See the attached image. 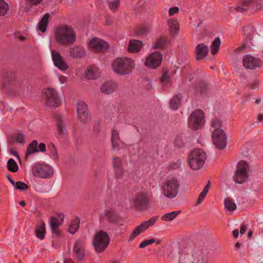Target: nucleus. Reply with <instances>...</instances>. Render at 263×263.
<instances>
[{
    "instance_id": "39448f33",
    "label": "nucleus",
    "mask_w": 263,
    "mask_h": 263,
    "mask_svg": "<svg viewBox=\"0 0 263 263\" xmlns=\"http://www.w3.org/2000/svg\"><path fill=\"white\" fill-rule=\"evenodd\" d=\"M180 184L178 179L175 178L166 179L162 186V193L165 197L173 199L176 197L178 193Z\"/></svg>"
},
{
    "instance_id": "f8f14e48",
    "label": "nucleus",
    "mask_w": 263,
    "mask_h": 263,
    "mask_svg": "<svg viewBox=\"0 0 263 263\" xmlns=\"http://www.w3.org/2000/svg\"><path fill=\"white\" fill-rule=\"evenodd\" d=\"M32 173L34 176L43 178H49L52 175L50 167L40 164H35L33 166Z\"/></svg>"
},
{
    "instance_id": "a18cd8bd",
    "label": "nucleus",
    "mask_w": 263,
    "mask_h": 263,
    "mask_svg": "<svg viewBox=\"0 0 263 263\" xmlns=\"http://www.w3.org/2000/svg\"><path fill=\"white\" fill-rule=\"evenodd\" d=\"M14 77V72L11 70H7L3 74V78L5 81H10L12 80Z\"/></svg>"
},
{
    "instance_id": "6e6552de",
    "label": "nucleus",
    "mask_w": 263,
    "mask_h": 263,
    "mask_svg": "<svg viewBox=\"0 0 263 263\" xmlns=\"http://www.w3.org/2000/svg\"><path fill=\"white\" fill-rule=\"evenodd\" d=\"M249 164L241 160L237 164V169L234 175V180L236 183L241 184L245 182L248 178Z\"/></svg>"
},
{
    "instance_id": "412c9836",
    "label": "nucleus",
    "mask_w": 263,
    "mask_h": 263,
    "mask_svg": "<svg viewBox=\"0 0 263 263\" xmlns=\"http://www.w3.org/2000/svg\"><path fill=\"white\" fill-rule=\"evenodd\" d=\"M51 57L55 66L62 71H65L68 69V66L58 52L52 51Z\"/></svg>"
},
{
    "instance_id": "7ed1b4c3",
    "label": "nucleus",
    "mask_w": 263,
    "mask_h": 263,
    "mask_svg": "<svg viewBox=\"0 0 263 263\" xmlns=\"http://www.w3.org/2000/svg\"><path fill=\"white\" fill-rule=\"evenodd\" d=\"M135 66L133 60L127 58H117L112 63L114 71L120 75L129 74Z\"/></svg>"
},
{
    "instance_id": "72a5a7b5",
    "label": "nucleus",
    "mask_w": 263,
    "mask_h": 263,
    "mask_svg": "<svg viewBox=\"0 0 263 263\" xmlns=\"http://www.w3.org/2000/svg\"><path fill=\"white\" fill-rule=\"evenodd\" d=\"M98 76L94 66L89 67L85 72L86 77L89 79H96Z\"/></svg>"
},
{
    "instance_id": "bb28decb",
    "label": "nucleus",
    "mask_w": 263,
    "mask_h": 263,
    "mask_svg": "<svg viewBox=\"0 0 263 263\" xmlns=\"http://www.w3.org/2000/svg\"><path fill=\"white\" fill-rule=\"evenodd\" d=\"M208 92L206 84L204 82H200L195 87V94L197 96H203Z\"/></svg>"
},
{
    "instance_id": "c9c22d12",
    "label": "nucleus",
    "mask_w": 263,
    "mask_h": 263,
    "mask_svg": "<svg viewBox=\"0 0 263 263\" xmlns=\"http://www.w3.org/2000/svg\"><path fill=\"white\" fill-rule=\"evenodd\" d=\"M180 212V211H177L166 213L162 216L161 219L166 221H172L174 219Z\"/></svg>"
},
{
    "instance_id": "c756f323",
    "label": "nucleus",
    "mask_w": 263,
    "mask_h": 263,
    "mask_svg": "<svg viewBox=\"0 0 263 263\" xmlns=\"http://www.w3.org/2000/svg\"><path fill=\"white\" fill-rule=\"evenodd\" d=\"M37 141L36 140H33L29 144L26 151V158L35 153L39 152V151L37 150Z\"/></svg>"
},
{
    "instance_id": "f257e3e1",
    "label": "nucleus",
    "mask_w": 263,
    "mask_h": 263,
    "mask_svg": "<svg viewBox=\"0 0 263 263\" xmlns=\"http://www.w3.org/2000/svg\"><path fill=\"white\" fill-rule=\"evenodd\" d=\"M179 253V263H209L213 259L212 252L198 247L181 248Z\"/></svg>"
},
{
    "instance_id": "ddd939ff",
    "label": "nucleus",
    "mask_w": 263,
    "mask_h": 263,
    "mask_svg": "<svg viewBox=\"0 0 263 263\" xmlns=\"http://www.w3.org/2000/svg\"><path fill=\"white\" fill-rule=\"evenodd\" d=\"M162 60V54L158 51L152 53L146 58L145 64L152 69L157 68L161 63Z\"/></svg>"
},
{
    "instance_id": "8fccbe9b",
    "label": "nucleus",
    "mask_w": 263,
    "mask_h": 263,
    "mask_svg": "<svg viewBox=\"0 0 263 263\" xmlns=\"http://www.w3.org/2000/svg\"><path fill=\"white\" fill-rule=\"evenodd\" d=\"M222 125V121L218 118H215L213 119L211 126L215 129L219 128Z\"/></svg>"
},
{
    "instance_id": "3c124183",
    "label": "nucleus",
    "mask_w": 263,
    "mask_h": 263,
    "mask_svg": "<svg viewBox=\"0 0 263 263\" xmlns=\"http://www.w3.org/2000/svg\"><path fill=\"white\" fill-rule=\"evenodd\" d=\"M119 0H114V1L108 3V7L110 10L113 11H115L117 7L119 6Z\"/></svg>"
},
{
    "instance_id": "f3484780",
    "label": "nucleus",
    "mask_w": 263,
    "mask_h": 263,
    "mask_svg": "<svg viewBox=\"0 0 263 263\" xmlns=\"http://www.w3.org/2000/svg\"><path fill=\"white\" fill-rule=\"evenodd\" d=\"M77 113L79 120L86 123L90 119V116L88 114L87 105L84 102H79L78 103Z\"/></svg>"
},
{
    "instance_id": "9d476101",
    "label": "nucleus",
    "mask_w": 263,
    "mask_h": 263,
    "mask_svg": "<svg viewBox=\"0 0 263 263\" xmlns=\"http://www.w3.org/2000/svg\"><path fill=\"white\" fill-rule=\"evenodd\" d=\"M213 142L216 147L222 149L227 145V137L223 130L220 128L215 129L212 135Z\"/></svg>"
},
{
    "instance_id": "5fc2aeb1",
    "label": "nucleus",
    "mask_w": 263,
    "mask_h": 263,
    "mask_svg": "<svg viewBox=\"0 0 263 263\" xmlns=\"http://www.w3.org/2000/svg\"><path fill=\"white\" fill-rule=\"evenodd\" d=\"M179 8L178 7H173L170 9L169 10V15L170 16H172L174 14L178 13L179 12Z\"/></svg>"
},
{
    "instance_id": "aec40b11",
    "label": "nucleus",
    "mask_w": 263,
    "mask_h": 263,
    "mask_svg": "<svg viewBox=\"0 0 263 263\" xmlns=\"http://www.w3.org/2000/svg\"><path fill=\"white\" fill-rule=\"evenodd\" d=\"M102 218L107 221L108 222L117 224L120 221V217L112 208H108L104 211Z\"/></svg>"
},
{
    "instance_id": "4d7b16f0",
    "label": "nucleus",
    "mask_w": 263,
    "mask_h": 263,
    "mask_svg": "<svg viewBox=\"0 0 263 263\" xmlns=\"http://www.w3.org/2000/svg\"><path fill=\"white\" fill-rule=\"evenodd\" d=\"M161 81L163 83H166L168 81V77L167 73H163L161 77Z\"/></svg>"
},
{
    "instance_id": "ea45409f",
    "label": "nucleus",
    "mask_w": 263,
    "mask_h": 263,
    "mask_svg": "<svg viewBox=\"0 0 263 263\" xmlns=\"http://www.w3.org/2000/svg\"><path fill=\"white\" fill-rule=\"evenodd\" d=\"M8 170L11 172H16L18 171V167L15 160L10 158L7 162Z\"/></svg>"
},
{
    "instance_id": "b1692460",
    "label": "nucleus",
    "mask_w": 263,
    "mask_h": 263,
    "mask_svg": "<svg viewBox=\"0 0 263 263\" xmlns=\"http://www.w3.org/2000/svg\"><path fill=\"white\" fill-rule=\"evenodd\" d=\"M117 88V84L112 81H107L104 83L101 87V91L106 94L112 93Z\"/></svg>"
},
{
    "instance_id": "6e6d98bb",
    "label": "nucleus",
    "mask_w": 263,
    "mask_h": 263,
    "mask_svg": "<svg viewBox=\"0 0 263 263\" xmlns=\"http://www.w3.org/2000/svg\"><path fill=\"white\" fill-rule=\"evenodd\" d=\"M37 150L39 151V152H45L46 150V146L45 144L44 143H41L37 147Z\"/></svg>"
},
{
    "instance_id": "a211bd4d",
    "label": "nucleus",
    "mask_w": 263,
    "mask_h": 263,
    "mask_svg": "<svg viewBox=\"0 0 263 263\" xmlns=\"http://www.w3.org/2000/svg\"><path fill=\"white\" fill-rule=\"evenodd\" d=\"M85 242L81 239L76 241L73 247V251L77 258L79 260H82L85 257L84 251Z\"/></svg>"
},
{
    "instance_id": "de8ad7c7",
    "label": "nucleus",
    "mask_w": 263,
    "mask_h": 263,
    "mask_svg": "<svg viewBox=\"0 0 263 263\" xmlns=\"http://www.w3.org/2000/svg\"><path fill=\"white\" fill-rule=\"evenodd\" d=\"M27 2L29 3L27 4L25 8V9L27 11H29L30 10L31 6L32 5H37L40 4L43 0H27Z\"/></svg>"
},
{
    "instance_id": "e433bc0d",
    "label": "nucleus",
    "mask_w": 263,
    "mask_h": 263,
    "mask_svg": "<svg viewBox=\"0 0 263 263\" xmlns=\"http://www.w3.org/2000/svg\"><path fill=\"white\" fill-rule=\"evenodd\" d=\"M224 206L229 211H232L236 209V205L233 200L230 198H226L224 201Z\"/></svg>"
},
{
    "instance_id": "1a4fd4ad",
    "label": "nucleus",
    "mask_w": 263,
    "mask_h": 263,
    "mask_svg": "<svg viewBox=\"0 0 263 263\" xmlns=\"http://www.w3.org/2000/svg\"><path fill=\"white\" fill-rule=\"evenodd\" d=\"M204 122V115L201 109L195 110L190 115L189 125L193 130L200 128Z\"/></svg>"
},
{
    "instance_id": "69168bd1",
    "label": "nucleus",
    "mask_w": 263,
    "mask_h": 263,
    "mask_svg": "<svg viewBox=\"0 0 263 263\" xmlns=\"http://www.w3.org/2000/svg\"><path fill=\"white\" fill-rule=\"evenodd\" d=\"M10 152L15 155L20 160V158L16 151L13 149H11Z\"/></svg>"
},
{
    "instance_id": "6ab92c4d",
    "label": "nucleus",
    "mask_w": 263,
    "mask_h": 263,
    "mask_svg": "<svg viewBox=\"0 0 263 263\" xmlns=\"http://www.w3.org/2000/svg\"><path fill=\"white\" fill-rule=\"evenodd\" d=\"M55 118L58 138L59 139H65L67 137V133L64 122L60 115H56Z\"/></svg>"
},
{
    "instance_id": "cd10ccee",
    "label": "nucleus",
    "mask_w": 263,
    "mask_h": 263,
    "mask_svg": "<svg viewBox=\"0 0 263 263\" xmlns=\"http://www.w3.org/2000/svg\"><path fill=\"white\" fill-rule=\"evenodd\" d=\"M142 42L139 40H133L129 42L128 50L131 52H137L140 51Z\"/></svg>"
},
{
    "instance_id": "13d9d810",
    "label": "nucleus",
    "mask_w": 263,
    "mask_h": 263,
    "mask_svg": "<svg viewBox=\"0 0 263 263\" xmlns=\"http://www.w3.org/2000/svg\"><path fill=\"white\" fill-rule=\"evenodd\" d=\"M236 9L238 12H243L246 11L248 9V8L246 6H243L242 5L241 6L237 7Z\"/></svg>"
},
{
    "instance_id": "4c0bfd02",
    "label": "nucleus",
    "mask_w": 263,
    "mask_h": 263,
    "mask_svg": "<svg viewBox=\"0 0 263 263\" xmlns=\"http://www.w3.org/2000/svg\"><path fill=\"white\" fill-rule=\"evenodd\" d=\"M210 187V182L209 181L198 197V200L197 201V204H200L203 201V200L205 198V197L209 191Z\"/></svg>"
},
{
    "instance_id": "20e7f679",
    "label": "nucleus",
    "mask_w": 263,
    "mask_h": 263,
    "mask_svg": "<svg viewBox=\"0 0 263 263\" xmlns=\"http://www.w3.org/2000/svg\"><path fill=\"white\" fill-rule=\"evenodd\" d=\"M206 158V155L202 149H194L188 156V164L192 169L198 170L203 166Z\"/></svg>"
},
{
    "instance_id": "49530a36",
    "label": "nucleus",
    "mask_w": 263,
    "mask_h": 263,
    "mask_svg": "<svg viewBox=\"0 0 263 263\" xmlns=\"http://www.w3.org/2000/svg\"><path fill=\"white\" fill-rule=\"evenodd\" d=\"M13 187L16 189L19 190L20 191H25L27 190L28 188V185L22 181L16 182Z\"/></svg>"
},
{
    "instance_id": "dca6fc26",
    "label": "nucleus",
    "mask_w": 263,
    "mask_h": 263,
    "mask_svg": "<svg viewBox=\"0 0 263 263\" xmlns=\"http://www.w3.org/2000/svg\"><path fill=\"white\" fill-rule=\"evenodd\" d=\"M242 63L247 69H254L261 66L262 62L259 59L254 58L250 54H246L243 59Z\"/></svg>"
},
{
    "instance_id": "393cba45",
    "label": "nucleus",
    "mask_w": 263,
    "mask_h": 263,
    "mask_svg": "<svg viewBox=\"0 0 263 263\" xmlns=\"http://www.w3.org/2000/svg\"><path fill=\"white\" fill-rule=\"evenodd\" d=\"M50 229L53 235L55 236H59L61 234V232L59 229L60 223L59 219L57 217H51L49 220Z\"/></svg>"
},
{
    "instance_id": "09e8293b",
    "label": "nucleus",
    "mask_w": 263,
    "mask_h": 263,
    "mask_svg": "<svg viewBox=\"0 0 263 263\" xmlns=\"http://www.w3.org/2000/svg\"><path fill=\"white\" fill-rule=\"evenodd\" d=\"M181 164V161L180 159H178L176 161H173L170 163L168 167L172 170L178 169Z\"/></svg>"
},
{
    "instance_id": "79ce46f5",
    "label": "nucleus",
    "mask_w": 263,
    "mask_h": 263,
    "mask_svg": "<svg viewBox=\"0 0 263 263\" xmlns=\"http://www.w3.org/2000/svg\"><path fill=\"white\" fill-rule=\"evenodd\" d=\"M12 139L20 144H24L25 142V137L22 133H17L13 134L12 136Z\"/></svg>"
},
{
    "instance_id": "5701e85b",
    "label": "nucleus",
    "mask_w": 263,
    "mask_h": 263,
    "mask_svg": "<svg viewBox=\"0 0 263 263\" xmlns=\"http://www.w3.org/2000/svg\"><path fill=\"white\" fill-rule=\"evenodd\" d=\"M113 166L116 177L120 178L124 174V171L122 166L121 160L118 157L113 158Z\"/></svg>"
},
{
    "instance_id": "4468645a",
    "label": "nucleus",
    "mask_w": 263,
    "mask_h": 263,
    "mask_svg": "<svg viewBox=\"0 0 263 263\" xmlns=\"http://www.w3.org/2000/svg\"><path fill=\"white\" fill-rule=\"evenodd\" d=\"M47 98V105L52 107H58L60 104V101L56 91L52 88H48L44 92Z\"/></svg>"
},
{
    "instance_id": "a878e982",
    "label": "nucleus",
    "mask_w": 263,
    "mask_h": 263,
    "mask_svg": "<svg viewBox=\"0 0 263 263\" xmlns=\"http://www.w3.org/2000/svg\"><path fill=\"white\" fill-rule=\"evenodd\" d=\"M70 56L73 58H79L85 55V50L81 46H74L70 49Z\"/></svg>"
},
{
    "instance_id": "c85d7f7f",
    "label": "nucleus",
    "mask_w": 263,
    "mask_h": 263,
    "mask_svg": "<svg viewBox=\"0 0 263 263\" xmlns=\"http://www.w3.org/2000/svg\"><path fill=\"white\" fill-rule=\"evenodd\" d=\"M167 25L172 34H176L178 33L179 29V25L176 20L173 18L170 19L168 21Z\"/></svg>"
},
{
    "instance_id": "2eb2a0df",
    "label": "nucleus",
    "mask_w": 263,
    "mask_h": 263,
    "mask_svg": "<svg viewBox=\"0 0 263 263\" xmlns=\"http://www.w3.org/2000/svg\"><path fill=\"white\" fill-rule=\"evenodd\" d=\"M89 46L96 52H104L109 48L106 42L97 37H94L90 41Z\"/></svg>"
},
{
    "instance_id": "37998d69",
    "label": "nucleus",
    "mask_w": 263,
    "mask_h": 263,
    "mask_svg": "<svg viewBox=\"0 0 263 263\" xmlns=\"http://www.w3.org/2000/svg\"><path fill=\"white\" fill-rule=\"evenodd\" d=\"M8 10V5L4 0H0V15H5Z\"/></svg>"
},
{
    "instance_id": "473e14b6",
    "label": "nucleus",
    "mask_w": 263,
    "mask_h": 263,
    "mask_svg": "<svg viewBox=\"0 0 263 263\" xmlns=\"http://www.w3.org/2000/svg\"><path fill=\"white\" fill-rule=\"evenodd\" d=\"M36 237L42 240L45 237L46 234L45 223L44 221H42L40 226H37L36 229Z\"/></svg>"
},
{
    "instance_id": "a19ab883",
    "label": "nucleus",
    "mask_w": 263,
    "mask_h": 263,
    "mask_svg": "<svg viewBox=\"0 0 263 263\" xmlns=\"http://www.w3.org/2000/svg\"><path fill=\"white\" fill-rule=\"evenodd\" d=\"M221 44V41L219 37H216L212 44V51L211 53L213 55L216 54Z\"/></svg>"
},
{
    "instance_id": "423d86ee",
    "label": "nucleus",
    "mask_w": 263,
    "mask_h": 263,
    "mask_svg": "<svg viewBox=\"0 0 263 263\" xmlns=\"http://www.w3.org/2000/svg\"><path fill=\"white\" fill-rule=\"evenodd\" d=\"M110 238L108 234L102 230L96 233L93 240V245L96 252L104 251L108 247Z\"/></svg>"
},
{
    "instance_id": "f03ea898",
    "label": "nucleus",
    "mask_w": 263,
    "mask_h": 263,
    "mask_svg": "<svg viewBox=\"0 0 263 263\" xmlns=\"http://www.w3.org/2000/svg\"><path fill=\"white\" fill-rule=\"evenodd\" d=\"M57 41L60 44L68 45L76 40V33L70 26L63 25L57 28L55 32Z\"/></svg>"
},
{
    "instance_id": "4be33fe9",
    "label": "nucleus",
    "mask_w": 263,
    "mask_h": 263,
    "mask_svg": "<svg viewBox=\"0 0 263 263\" xmlns=\"http://www.w3.org/2000/svg\"><path fill=\"white\" fill-rule=\"evenodd\" d=\"M209 51L208 46L201 43L198 44L195 49L196 59L199 61L204 58L208 54Z\"/></svg>"
},
{
    "instance_id": "774afa93",
    "label": "nucleus",
    "mask_w": 263,
    "mask_h": 263,
    "mask_svg": "<svg viewBox=\"0 0 263 263\" xmlns=\"http://www.w3.org/2000/svg\"><path fill=\"white\" fill-rule=\"evenodd\" d=\"M258 120L260 121V122H262L263 121V115L262 114H259L258 115Z\"/></svg>"
},
{
    "instance_id": "0eeeda50",
    "label": "nucleus",
    "mask_w": 263,
    "mask_h": 263,
    "mask_svg": "<svg viewBox=\"0 0 263 263\" xmlns=\"http://www.w3.org/2000/svg\"><path fill=\"white\" fill-rule=\"evenodd\" d=\"M150 195L145 191L136 193L133 196L134 206L137 210L141 211L148 208L150 202Z\"/></svg>"
},
{
    "instance_id": "603ef678",
    "label": "nucleus",
    "mask_w": 263,
    "mask_h": 263,
    "mask_svg": "<svg viewBox=\"0 0 263 263\" xmlns=\"http://www.w3.org/2000/svg\"><path fill=\"white\" fill-rule=\"evenodd\" d=\"M155 241H156V240L154 238H152V239H150L145 240L142 241L140 244L139 247L140 249L143 248L145 247L146 246H148L149 245H151V244H152V243H154Z\"/></svg>"
},
{
    "instance_id": "2f4dec72",
    "label": "nucleus",
    "mask_w": 263,
    "mask_h": 263,
    "mask_svg": "<svg viewBox=\"0 0 263 263\" xmlns=\"http://www.w3.org/2000/svg\"><path fill=\"white\" fill-rule=\"evenodd\" d=\"M49 14L46 13L43 17L41 19L39 23L38 27L39 29L42 32H44L46 30L47 26L49 22Z\"/></svg>"
},
{
    "instance_id": "58836bf2",
    "label": "nucleus",
    "mask_w": 263,
    "mask_h": 263,
    "mask_svg": "<svg viewBox=\"0 0 263 263\" xmlns=\"http://www.w3.org/2000/svg\"><path fill=\"white\" fill-rule=\"evenodd\" d=\"M111 141L112 143L113 150L114 151V148L115 147L119 146L118 142H120L119 139V133H118L117 130H112L111 133Z\"/></svg>"
},
{
    "instance_id": "bf43d9fd",
    "label": "nucleus",
    "mask_w": 263,
    "mask_h": 263,
    "mask_svg": "<svg viewBox=\"0 0 263 263\" xmlns=\"http://www.w3.org/2000/svg\"><path fill=\"white\" fill-rule=\"evenodd\" d=\"M247 229H248L247 226L244 224H242L241 225L240 229V235H242V234H245Z\"/></svg>"
},
{
    "instance_id": "f704fd0d",
    "label": "nucleus",
    "mask_w": 263,
    "mask_h": 263,
    "mask_svg": "<svg viewBox=\"0 0 263 263\" xmlns=\"http://www.w3.org/2000/svg\"><path fill=\"white\" fill-rule=\"evenodd\" d=\"M79 224L80 219L77 218L70 223L68 228V232L72 234H74L78 230Z\"/></svg>"
},
{
    "instance_id": "864d4df0",
    "label": "nucleus",
    "mask_w": 263,
    "mask_h": 263,
    "mask_svg": "<svg viewBox=\"0 0 263 263\" xmlns=\"http://www.w3.org/2000/svg\"><path fill=\"white\" fill-rule=\"evenodd\" d=\"M50 157L51 158L54 160L59 159V156L57 151V149L54 146V145H52V148L51 150V154Z\"/></svg>"
},
{
    "instance_id": "c03bdc74",
    "label": "nucleus",
    "mask_w": 263,
    "mask_h": 263,
    "mask_svg": "<svg viewBox=\"0 0 263 263\" xmlns=\"http://www.w3.org/2000/svg\"><path fill=\"white\" fill-rule=\"evenodd\" d=\"M167 41L163 37H161L154 44V48H164Z\"/></svg>"
},
{
    "instance_id": "338daca9",
    "label": "nucleus",
    "mask_w": 263,
    "mask_h": 263,
    "mask_svg": "<svg viewBox=\"0 0 263 263\" xmlns=\"http://www.w3.org/2000/svg\"><path fill=\"white\" fill-rule=\"evenodd\" d=\"M147 31V29L146 28H141L139 31L141 34H145Z\"/></svg>"
},
{
    "instance_id": "9b49d317",
    "label": "nucleus",
    "mask_w": 263,
    "mask_h": 263,
    "mask_svg": "<svg viewBox=\"0 0 263 263\" xmlns=\"http://www.w3.org/2000/svg\"><path fill=\"white\" fill-rule=\"evenodd\" d=\"M158 218V216L153 217L148 220L145 221L137 226L131 234L129 238L128 241L130 242L133 241L140 233L144 232L150 226L154 225L156 222Z\"/></svg>"
},
{
    "instance_id": "7c9ffc66",
    "label": "nucleus",
    "mask_w": 263,
    "mask_h": 263,
    "mask_svg": "<svg viewBox=\"0 0 263 263\" xmlns=\"http://www.w3.org/2000/svg\"><path fill=\"white\" fill-rule=\"evenodd\" d=\"M182 98V96L180 93H178L176 96H174L170 100V107L172 109L177 110L178 109L180 105V100Z\"/></svg>"
},
{
    "instance_id": "052dcab7",
    "label": "nucleus",
    "mask_w": 263,
    "mask_h": 263,
    "mask_svg": "<svg viewBox=\"0 0 263 263\" xmlns=\"http://www.w3.org/2000/svg\"><path fill=\"white\" fill-rule=\"evenodd\" d=\"M253 2V0H243L242 3V5L243 6H246L248 8V7L250 5H251Z\"/></svg>"
},
{
    "instance_id": "680f3d73",
    "label": "nucleus",
    "mask_w": 263,
    "mask_h": 263,
    "mask_svg": "<svg viewBox=\"0 0 263 263\" xmlns=\"http://www.w3.org/2000/svg\"><path fill=\"white\" fill-rule=\"evenodd\" d=\"M239 235V231L238 229H235L233 231V235L235 238H237Z\"/></svg>"
},
{
    "instance_id": "0e129e2a",
    "label": "nucleus",
    "mask_w": 263,
    "mask_h": 263,
    "mask_svg": "<svg viewBox=\"0 0 263 263\" xmlns=\"http://www.w3.org/2000/svg\"><path fill=\"white\" fill-rule=\"evenodd\" d=\"M101 126L99 124H98L96 126L94 127V130L97 132L99 133L101 130Z\"/></svg>"
},
{
    "instance_id": "e2e57ef3",
    "label": "nucleus",
    "mask_w": 263,
    "mask_h": 263,
    "mask_svg": "<svg viewBox=\"0 0 263 263\" xmlns=\"http://www.w3.org/2000/svg\"><path fill=\"white\" fill-rule=\"evenodd\" d=\"M6 178L9 180V181L12 184V185L14 186V184L15 183V182L12 179H11L9 175H7Z\"/></svg>"
}]
</instances>
